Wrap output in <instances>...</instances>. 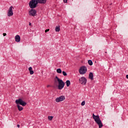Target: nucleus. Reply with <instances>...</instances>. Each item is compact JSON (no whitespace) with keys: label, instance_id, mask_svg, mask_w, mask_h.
Listing matches in <instances>:
<instances>
[{"label":"nucleus","instance_id":"20","mask_svg":"<svg viewBox=\"0 0 128 128\" xmlns=\"http://www.w3.org/2000/svg\"><path fill=\"white\" fill-rule=\"evenodd\" d=\"M84 104H86V102L83 101L82 104H81V106H84Z\"/></svg>","mask_w":128,"mask_h":128},{"label":"nucleus","instance_id":"3","mask_svg":"<svg viewBox=\"0 0 128 128\" xmlns=\"http://www.w3.org/2000/svg\"><path fill=\"white\" fill-rule=\"evenodd\" d=\"M92 118H94V122L97 124L99 126V128H102L103 126L102 123L100 118V116H96L94 114H92Z\"/></svg>","mask_w":128,"mask_h":128},{"label":"nucleus","instance_id":"19","mask_svg":"<svg viewBox=\"0 0 128 128\" xmlns=\"http://www.w3.org/2000/svg\"><path fill=\"white\" fill-rule=\"evenodd\" d=\"M62 74L63 76H68V74L64 71H62Z\"/></svg>","mask_w":128,"mask_h":128},{"label":"nucleus","instance_id":"27","mask_svg":"<svg viewBox=\"0 0 128 128\" xmlns=\"http://www.w3.org/2000/svg\"><path fill=\"white\" fill-rule=\"evenodd\" d=\"M126 78H128V75H126Z\"/></svg>","mask_w":128,"mask_h":128},{"label":"nucleus","instance_id":"6","mask_svg":"<svg viewBox=\"0 0 128 128\" xmlns=\"http://www.w3.org/2000/svg\"><path fill=\"white\" fill-rule=\"evenodd\" d=\"M28 14L30 16H36V10L34 9H31L28 12Z\"/></svg>","mask_w":128,"mask_h":128},{"label":"nucleus","instance_id":"26","mask_svg":"<svg viewBox=\"0 0 128 128\" xmlns=\"http://www.w3.org/2000/svg\"><path fill=\"white\" fill-rule=\"evenodd\" d=\"M29 26H32V23L30 22L29 23Z\"/></svg>","mask_w":128,"mask_h":128},{"label":"nucleus","instance_id":"18","mask_svg":"<svg viewBox=\"0 0 128 128\" xmlns=\"http://www.w3.org/2000/svg\"><path fill=\"white\" fill-rule=\"evenodd\" d=\"M52 118H54V116H48V120H52Z\"/></svg>","mask_w":128,"mask_h":128},{"label":"nucleus","instance_id":"7","mask_svg":"<svg viewBox=\"0 0 128 128\" xmlns=\"http://www.w3.org/2000/svg\"><path fill=\"white\" fill-rule=\"evenodd\" d=\"M79 82L81 84H83L84 86L86 85V78L84 77H81L79 79Z\"/></svg>","mask_w":128,"mask_h":128},{"label":"nucleus","instance_id":"17","mask_svg":"<svg viewBox=\"0 0 128 128\" xmlns=\"http://www.w3.org/2000/svg\"><path fill=\"white\" fill-rule=\"evenodd\" d=\"M88 64L90 66H92V60H88Z\"/></svg>","mask_w":128,"mask_h":128},{"label":"nucleus","instance_id":"25","mask_svg":"<svg viewBox=\"0 0 128 128\" xmlns=\"http://www.w3.org/2000/svg\"><path fill=\"white\" fill-rule=\"evenodd\" d=\"M50 85L47 86V88H50Z\"/></svg>","mask_w":128,"mask_h":128},{"label":"nucleus","instance_id":"15","mask_svg":"<svg viewBox=\"0 0 128 128\" xmlns=\"http://www.w3.org/2000/svg\"><path fill=\"white\" fill-rule=\"evenodd\" d=\"M66 86H70V80H66Z\"/></svg>","mask_w":128,"mask_h":128},{"label":"nucleus","instance_id":"5","mask_svg":"<svg viewBox=\"0 0 128 128\" xmlns=\"http://www.w3.org/2000/svg\"><path fill=\"white\" fill-rule=\"evenodd\" d=\"M87 71L88 68L86 66H82L81 67H80L78 70L79 74H84L86 73Z\"/></svg>","mask_w":128,"mask_h":128},{"label":"nucleus","instance_id":"4","mask_svg":"<svg viewBox=\"0 0 128 128\" xmlns=\"http://www.w3.org/2000/svg\"><path fill=\"white\" fill-rule=\"evenodd\" d=\"M38 1L36 0H31L29 2V6L30 8H36L38 6Z\"/></svg>","mask_w":128,"mask_h":128},{"label":"nucleus","instance_id":"8","mask_svg":"<svg viewBox=\"0 0 128 128\" xmlns=\"http://www.w3.org/2000/svg\"><path fill=\"white\" fill-rule=\"evenodd\" d=\"M12 8H13L12 6H11L10 7L7 13V15L8 16H14V12H12Z\"/></svg>","mask_w":128,"mask_h":128},{"label":"nucleus","instance_id":"11","mask_svg":"<svg viewBox=\"0 0 128 128\" xmlns=\"http://www.w3.org/2000/svg\"><path fill=\"white\" fill-rule=\"evenodd\" d=\"M15 41L16 42H20V36L19 35L15 36Z\"/></svg>","mask_w":128,"mask_h":128},{"label":"nucleus","instance_id":"23","mask_svg":"<svg viewBox=\"0 0 128 128\" xmlns=\"http://www.w3.org/2000/svg\"><path fill=\"white\" fill-rule=\"evenodd\" d=\"M3 36H6V33H4Z\"/></svg>","mask_w":128,"mask_h":128},{"label":"nucleus","instance_id":"24","mask_svg":"<svg viewBox=\"0 0 128 128\" xmlns=\"http://www.w3.org/2000/svg\"><path fill=\"white\" fill-rule=\"evenodd\" d=\"M20 124H17V128H20Z\"/></svg>","mask_w":128,"mask_h":128},{"label":"nucleus","instance_id":"14","mask_svg":"<svg viewBox=\"0 0 128 128\" xmlns=\"http://www.w3.org/2000/svg\"><path fill=\"white\" fill-rule=\"evenodd\" d=\"M60 30V26H56L55 28V32H58Z\"/></svg>","mask_w":128,"mask_h":128},{"label":"nucleus","instance_id":"9","mask_svg":"<svg viewBox=\"0 0 128 128\" xmlns=\"http://www.w3.org/2000/svg\"><path fill=\"white\" fill-rule=\"evenodd\" d=\"M66 100V97L64 96H60L56 99V102H62Z\"/></svg>","mask_w":128,"mask_h":128},{"label":"nucleus","instance_id":"16","mask_svg":"<svg viewBox=\"0 0 128 128\" xmlns=\"http://www.w3.org/2000/svg\"><path fill=\"white\" fill-rule=\"evenodd\" d=\"M56 72H58V74H61L62 73V69H60V68L57 69Z\"/></svg>","mask_w":128,"mask_h":128},{"label":"nucleus","instance_id":"2","mask_svg":"<svg viewBox=\"0 0 128 128\" xmlns=\"http://www.w3.org/2000/svg\"><path fill=\"white\" fill-rule=\"evenodd\" d=\"M54 82L55 84H58V90H62V88H64V82L62 80L58 78V76H56L54 78Z\"/></svg>","mask_w":128,"mask_h":128},{"label":"nucleus","instance_id":"13","mask_svg":"<svg viewBox=\"0 0 128 128\" xmlns=\"http://www.w3.org/2000/svg\"><path fill=\"white\" fill-rule=\"evenodd\" d=\"M28 70L30 72V74H34V70H32V68L29 67Z\"/></svg>","mask_w":128,"mask_h":128},{"label":"nucleus","instance_id":"12","mask_svg":"<svg viewBox=\"0 0 128 128\" xmlns=\"http://www.w3.org/2000/svg\"><path fill=\"white\" fill-rule=\"evenodd\" d=\"M89 78H90L91 80H94V74L92 72H90L89 74Z\"/></svg>","mask_w":128,"mask_h":128},{"label":"nucleus","instance_id":"1","mask_svg":"<svg viewBox=\"0 0 128 128\" xmlns=\"http://www.w3.org/2000/svg\"><path fill=\"white\" fill-rule=\"evenodd\" d=\"M15 102L17 104V108L19 112H22V110H24V108H22V106H26V103L24 101L22 100V98L16 100ZM20 104L22 106H20Z\"/></svg>","mask_w":128,"mask_h":128},{"label":"nucleus","instance_id":"10","mask_svg":"<svg viewBox=\"0 0 128 128\" xmlns=\"http://www.w3.org/2000/svg\"><path fill=\"white\" fill-rule=\"evenodd\" d=\"M38 4H46L47 0H36Z\"/></svg>","mask_w":128,"mask_h":128},{"label":"nucleus","instance_id":"22","mask_svg":"<svg viewBox=\"0 0 128 128\" xmlns=\"http://www.w3.org/2000/svg\"><path fill=\"white\" fill-rule=\"evenodd\" d=\"M50 32V29H46L45 30V32Z\"/></svg>","mask_w":128,"mask_h":128},{"label":"nucleus","instance_id":"21","mask_svg":"<svg viewBox=\"0 0 128 128\" xmlns=\"http://www.w3.org/2000/svg\"><path fill=\"white\" fill-rule=\"evenodd\" d=\"M64 2L65 4H68V0H64Z\"/></svg>","mask_w":128,"mask_h":128}]
</instances>
